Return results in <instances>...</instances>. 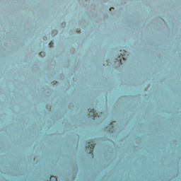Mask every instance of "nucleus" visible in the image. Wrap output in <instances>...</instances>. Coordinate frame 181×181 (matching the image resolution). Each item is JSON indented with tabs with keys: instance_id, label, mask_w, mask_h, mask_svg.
Wrapping results in <instances>:
<instances>
[{
	"instance_id": "obj_1",
	"label": "nucleus",
	"mask_w": 181,
	"mask_h": 181,
	"mask_svg": "<svg viewBox=\"0 0 181 181\" xmlns=\"http://www.w3.org/2000/svg\"><path fill=\"white\" fill-rule=\"evenodd\" d=\"M97 105H98V99L93 97L90 100H86L81 107H85L86 110H90L88 108H94L97 107Z\"/></svg>"
},
{
	"instance_id": "obj_2",
	"label": "nucleus",
	"mask_w": 181,
	"mask_h": 181,
	"mask_svg": "<svg viewBox=\"0 0 181 181\" xmlns=\"http://www.w3.org/2000/svg\"><path fill=\"white\" fill-rule=\"evenodd\" d=\"M87 152L89 153H92L94 152V147L95 146V143L93 140H90L88 144L86 145Z\"/></svg>"
},
{
	"instance_id": "obj_3",
	"label": "nucleus",
	"mask_w": 181,
	"mask_h": 181,
	"mask_svg": "<svg viewBox=\"0 0 181 181\" xmlns=\"http://www.w3.org/2000/svg\"><path fill=\"white\" fill-rule=\"evenodd\" d=\"M90 136H130L129 135H119V134H110V135H90Z\"/></svg>"
},
{
	"instance_id": "obj_4",
	"label": "nucleus",
	"mask_w": 181,
	"mask_h": 181,
	"mask_svg": "<svg viewBox=\"0 0 181 181\" xmlns=\"http://www.w3.org/2000/svg\"><path fill=\"white\" fill-rule=\"evenodd\" d=\"M98 95V98L100 99V102L103 103V104H105V95L104 94L100 93Z\"/></svg>"
},
{
	"instance_id": "obj_5",
	"label": "nucleus",
	"mask_w": 181,
	"mask_h": 181,
	"mask_svg": "<svg viewBox=\"0 0 181 181\" xmlns=\"http://www.w3.org/2000/svg\"><path fill=\"white\" fill-rule=\"evenodd\" d=\"M176 81L179 86H181V71L180 72L179 75L177 76Z\"/></svg>"
},
{
	"instance_id": "obj_6",
	"label": "nucleus",
	"mask_w": 181,
	"mask_h": 181,
	"mask_svg": "<svg viewBox=\"0 0 181 181\" xmlns=\"http://www.w3.org/2000/svg\"><path fill=\"white\" fill-rule=\"evenodd\" d=\"M66 136H88V135H83V134H67Z\"/></svg>"
},
{
	"instance_id": "obj_7",
	"label": "nucleus",
	"mask_w": 181,
	"mask_h": 181,
	"mask_svg": "<svg viewBox=\"0 0 181 181\" xmlns=\"http://www.w3.org/2000/svg\"><path fill=\"white\" fill-rule=\"evenodd\" d=\"M50 181H57V177H54V176H51L49 178Z\"/></svg>"
},
{
	"instance_id": "obj_8",
	"label": "nucleus",
	"mask_w": 181,
	"mask_h": 181,
	"mask_svg": "<svg viewBox=\"0 0 181 181\" xmlns=\"http://www.w3.org/2000/svg\"><path fill=\"white\" fill-rule=\"evenodd\" d=\"M121 48V47H113L112 48V50H115L116 52L119 51V49Z\"/></svg>"
},
{
	"instance_id": "obj_9",
	"label": "nucleus",
	"mask_w": 181,
	"mask_h": 181,
	"mask_svg": "<svg viewBox=\"0 0 181 181\" xmlns=\"http://www.w3.org/2000/svg\"><path fill=\"white\" fill-rule=\"evenodd\" d=\"M63 76H64V74H63V72H62V73L59 75V80H62V77H63Z\"/></svg>"
},
{
	"instance_id": "obj_10",
	"label": "nucleus",
	"mask_w": 181,
	"mask_h": 181,
	"mask_svg": "<svg viewBox=\"0 0 181 181\" xmlns=\"http://www.w3.org/2000/svg\"><path fill=\"white\" fill-rule=\"evenodd\" d=\"M6 54H0V57H3L4 59H5V57H6Z\"/></svg>"
},
{
	"instance_id": "obj_11",
	"label": "nucleus",
	"mask_w": 181,
	"mask_h": 181,
	"mask_svg": "<svg viewBox=\"0 0 181 181\" xmlns=\"http://www.w3.org/2000/svg\"><path fill=\"white\" fill-rule=\"evenodd\" d=\"M54 67H56L54 64H51V69H54Z\"/></svg>"
},
{
	"instance_id": "obj_12",
	"label": "nucleus",
	"mask_w": 181,
	"mask_h": 181,
	"mask_svg": "<svg viewBox=\"0 0 181 181\" xmlns=\"http://www.w3.org/2000/svg\"><path fill=\"white\" fill-rule=\"evenodd\" d=\"M30 136H42V135L41 134H40V135H30Z\"/></svg>"
},
{
	"instance_id": "obj_13",
	"label": "nucleus",
	"mask_w": 181,
	"mask_h": 181,
	"mask_svg": "<svg viewBox=\"0 0 181 181\" xmlns=\"http://www.w3.org/2000/svg\"><path fill=\"white\" fill-rule=\"evenodd\" d=\"M112 9H115V7H111V8H110V12H111V11H112Z\"/></svg>"
},
{
	"instance_id": "obj_14",
	"label": "nucleus",
	"mask_w": 181,
	"mask_h": 181,
	"mask_svg": "<svg viewBox=\"0 0 181 181\" xmlns=\"http://www.w3.org/2000/svg\"><path fill=\"white\" fill-rule=\"evenodd\" d=\"M0 122L2 124V122H4V119H1Z\"/></svg>"
},
{
	"instance_id": "obj_15",
	"label": "nucleus",
	"mask_w": 181,
	"mask_h": 181,
	"mask_svg": "<svg viewBox=\"0 0 181 181\" xmlns=\"http://www.w3.org/2000/svg\"><path fill=\"white\" fill-rule=\"evenodd\" d=\"M136 28H139V25L138 24H136Z\"/></svg>"
},
{
	"instance_id": "obj_16",
	"label": "nucleus",
	"mask_w": 181,
	"mask_h": 181,
	"mask_svg": "<svg viewBox=\"0 0 181 181\" xmlns=\"http://www.w3.org/2000/svg\"><path fill=\"white\" fill-rule=\"evenodd\" d=\"M156 50H158V45L156 46Z\"/></svg>"
},
{
	"instance_id": "obj_17",
	"label": "nucleus",
	"mask_w": 181,
	"mask_h": 181,
	"mask_svg": "<svg viewBox=\"0 0 181 181\" xmlns=\"http://www.w3.org/2000/svg\"><path fill=\"white\" fill-rule=\"evenodd\" d=\"M18 136H24L23 135H18Z\"/></svg>"
},
{
	"instance_id": "obj_18",
	"label": "nucleus",
	"mask_w": 181,
	"mask_h": 181,
	"mask_svg": "<svg viewBox=\"0 0 181 181\" xmlns=\"http://www.w3.org/2000/svg\"><path fill=\"white\" fill-rule=\"evenodd\" d=\"M56 84H59V83L57 81H56Z\"/></svg>"
},
{
	"instance_id": "obj_19",
	"label": "nucleus",
	"mask_w": 181,
	"mask_h": 181,
	"mask_svg": "<svg viewBox=\"0 0 181 181\" xmlns=\"http://www.w3.org/2000/svg\"><path fill=\"white\" fill-rule=\"evenodd\" d=\"M100 107H103V105H102V104H100Z\"/></svg>"
},
{
	"instance_id": "obj_20",
	"label": "nucleus",
	"mask_w": 181,
	"mask_h": 181,
	"mask_svg": "<svg viewBox=\"0 0 181 181\" xmlns=\"http://www.w3.org/2000/svg\"><path fill=\"white\" fill-rule=\"evenodd\" d=\"M150 46H152V44H150Z\"/></svg>"
},
{
	"instance_id": "obj_21",
	"label": "nucleus",
	"mask_w": 181,
	"mask_h": 181,
	"mask_svg": "<svg viewBox=\"0 0 181 181\" xmlns=\"http://www.w3.org/2000/svg\"><path fill=\"white\" fill-rule=\"evenodd\" d=\"M160 19H162L161 17H160Z\"/></svg>"
}]
</instances>
